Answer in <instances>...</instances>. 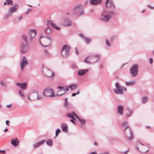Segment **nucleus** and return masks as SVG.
<instances>
[{
	"instance_id": "obj_1",
	"label": "nucleus",
	"mask_w": 154,
	"mask_h": 154,
	"mask_svg": "<svg viewBox=\"0 0 154 154\" xmlns=\"http://www.w3.org/2000/svg\"><path fill=\"white\" fill-rule=\"evenodd\" d=\"M36 34V30L34 29L29 30L28 36L23 35L22 36V39L25 42H22L20 45V52L22 54H24L27 52L29 48L27 43V39H28L30 42L32 41Z\"/></svg>"
},
{
	"instance_id": "obj_2",
	"label": "nucleus",
	"mask_w": 154,
	"mask_h": 154,
	"mask_svg": "<svg viewBox=\"0 0 154 154\" xmlns=\"http://www.w3.org/2000/svg\"><path fill=\"white\" fill-rule=\"evenodd\" d=\"M114 12L112 11H108L106 10L103 11L100 18V20L102 21L107 23L114 14Z\"/></svg>"
},
{
	"instance_id": "obj_3",
	"label": "nucleus",
	"mask_w": 154,
	"mask_h": 154,
	"mask_svg": "<svg viewBox=\"0 0 154 154\" xmlns=\"http://www.w3.org/2000/svg\"><path fill=\"white\" fill-rule=\"evenodd\" d=\"M135 148L136 150L141 153H146L149 150L146 146L139 142L137 143Z\"/></svg>"
},
{
	"instance_id": "obj_4",
	"label": "nucleus",
	"mask_w": 154,
	"mask_h": 154,
	"mask_svg": "<svg viewBox=\"0 0 154 154\" xmlns=\"http://www.w3.org/2000/svg\"><path fill=\"white\" fill-rule=\"evenodd\" d=\"M124 133L126 137L129 140H132L134 138L133 133L129 126H127L124 129Z\"/></svg>"
},
{
	"instance_id": "obj_5",
	"label": "nucleus",
	"mask_w": 154,
	"mask_h": 154,
	"mask_svg": "<svg viewBox=\"0 0 154 154\" xmlns=\"http://www.w3.org/2000/svg\"><path fill=\"white\" fill-rule=\"evenodd\" d=\"M72 14H78L81 15L84 14V11L82 5H77L72 9Z\"/></svg>"
},
{
	"instance_id": "obj_6",
	"label": "nucleus",
	"mask_w": 154,
	"mask_h": 154,
	"mask_svg": "<svg viewBox=\"0 0 154 154\" xmlns=\"http://www.w3.org/2000/svg\"><path fill=\"white\" fill-rule=\"evenodd\" d=\"M115 86L116 88L113 90L116 94H122L123 93V91H127L126 88L120 86L118 82L116 83Z\"/></svg>"
},
{
	"instance_id": "obj_7",
	"label": "nucleus",
	"mask_w": 154,
	"mask_h": 154,
	"mask_svg": "<svg viewBox=\"0 0 154 154\" xmlns=\"http://www.w3.org/2000/svg\"><path fill=\"white\" fill-rule=\"evenodd\" d=\"M42 94L47 97H54L55 96L54 91L51 88H46L43 92Z\"/></svg>"
},
{
	"instance_id": "obj_8",
	"label": "nucleus",
	"mask_w": 154,
	"mask_h": 154,
	"mask_svg": "<svg viewBox=\"0 0 154 154\" xmlns=\"http://www.w3.org/2000/svg\"><path fill=\"white\" fill-rule=\"evenodd\" d=\"M130 72L133 77L136 76L138 74V66L134 65L130 68Z\"/></svg>"
},
{
	"instance_id": "obj_9",
	"label": "nucleus",
	"mask_w": 154,
	"mask_h": 154,
	"mask_svg": "<svg viewBox=\"0 0 154 154\" xmlns=\"http://www.w3.org/2000/svg\"><path fill=\"white\" fill-rule=\"evenodd\" d=\"M58 88L60 90L57 94V96H62L66 94V91H69V89L67 87L64 88L61 86H58Z\"/></svg>"
},
{
	"instance_id": "obj_10",
	"label": "nucleus",
	"mask_w": 154,
	"mask_h": 154,
	"mask_svg": "<svg viewBox=\"0 0 154 154\" xmlns=\"http://www.w3.org/2000/svg\"><path fill=\"white\" fill-rule=\"evenodd\" d=\"M70 48L67 45H65L62 48L61 54L63 57L67 56L69 53Z\"/></svg>"
},
{
	"instance_id": "obj_11",
	"label": "nucleus",
	"mask_w": 154,
	"mask_h": 154,
	"mask_svg": "<svg viewBox=\"0 0 154 154\" xmlns=\"http://www.w3.org/2000/svg\"><path fill=\"white\" fill-rule=\"evenodd\" d=\"M42 37L40 36L39 38V42L40 44L43 47H47L48 46L50 45L51 43V39L49 37H45L44 39V43L45 44H46V45L43 46L41 43V39L42 38Z\"/></svg>"
},
{
	"instance_id": "obj_12",
	"label": "nucleus",
	"mask_w": 154,
	"mask_h": 154,
	"mask_svg": "<svg viewBox=\"0 0 154 154\" xmlns=\"http://www.w3.org/2000/svg\"><path fill=\"white\" fill-rule=\"evenodd\" d=\"M28 63V61L25 56H23L21 61L20 62V69L21 71H23L25 66Z\"/></svg>"
},
{
	"instance_id": "obj_13",
	"label": "nucleus",
	"mask_w": 154,
	"mask_h": 154,
	"mask_svg": "<svg viewBox=\"0 0 154 154\" xmlns=\"http://www.w3.org/2000/svg\"><path fill=\"white\" fill-rule=\"evenodd\" d=\"M18 8V5H14L11 7L9 9L8 13L6 16L7 17L11 16L13 13L15 12Z\"/></svg>"
},
{
	"instance_id": "obj_14",
	"label": "nucleus",
	"mask_w": 154,
	"mask_h": 154,
	"mask_svg": "<svg viewBox=\"0 0 154 154\" xmlns=\"http://www.w3.org/2000/svg\"><path fill=\"white\" fill-rule=\"evenodd\" d=\"M106 8L113 9L115 8V6L111 0H106Z\"/></svg>"
},
{
	"instance_id": "obj_15",
	"label": "nucleus",
	"mask_w": 154,
	"mask_h": 154,
	"mask_svg": "<svg viewBox=\"0 0 154 154\" xmlns=\"http://www.w3.org/2000/svg\"><path fill=\"white\" fill-rule=\"evenodd\" d=\"M45 75L49 77H51L54 75V73L51 70L47 69L45 70Z\"/></svg>"
},
{
	"instance_id": "obj_16",
	"label": "nucleus",
	"mask_w": 154,
	"mask_h": 154,
	"mask_svg": "<svg viewBox=\"0 0 154 154\" xmlns=\"http://www.w3.org/2000/svg\"><path fill=\"white\" fill-rule=\"evenodd\" d=\"M47 24L48 25H51L57 30H59L60 29V27H58L55 23L51 20L47 21Z\"/></svg>"
},
{
	"instance_id": "obj_17",
	"label": "nucleus",
	"mask_w": 154,
	"mask_h": 154,
	"mask_svg": "<svg viewBox=\"0 0 154 154\" xmlns=\"http://www.w3.org/2000/svg\"><path fill=\"white\" fill-rule=\"evenodd\" d=\"M45 142V140H43L39 142L36 143L33 145V147L34 148H38L42 145Z\"/></svg>"
},
{
	"instance_id": "obj_18",
	"label": "nucleus",
	"mask_w": 154,
	"mask_h": 154,
	"mask_svg": "<svg viewBox=\"0 0 154 154\" xmlns=\"http://www.w3.org/2000/svg\"><path fill=\"white\" fill-rule=\"evenodd\" d=\"M88 69L80 70L78 71L77 74L79 76H82L84 75L86 72H88Z\"/></svg>"
},
{
	"instance_id": "obj_19",
	"label": "nucleus",
	"mask_w": 154,
	"mask_h": 154,
	"mask_svg": "<svg viewBox=\"0 0 154 154\" xmlns=\"http://www.w3.org/2000/svg\"><path fill=\"white\" fill-rule=\"evenodd\" d=\"M16 85L23 90L26 89L27 87V84L26 83H16Z\"/></svg>"
},
{
	"instance_id": "obj_20",
	"label": "nucleus",
	"mask_w": 154,
	"mask_h": 154,
	"mask_svg": "<svg viewBox=\"0 0 154 154\" xmlns=\"http://www.w3.org/2000/svg\"><path fill=\"white\" fill-rule=\"evenodd\" d=\"M11 143L12 145L14 146H16L18 144L19 141L17 138H14L12 139Z\"/></svg>"
},
{
	"instance_id": "obj_21",
	"label": "nucleus",
	"mask_w": 154,
	"mask_h": 154,
	"mask_svg": "<svg viewBox=\"0 0 154 154\" xmlns=\"http://www.w3.org/2000/svg\"><path fill=\"white\" fill-rule=\"evenodd\" d=\"M72 24V22L68 19H66L64 22V24L65 26H70Z\"/></svg>"
},
{
	"instance_id": "obj_22",
	"label": "nucleus",
	"mask_w": 154,
	"mask_h": 154,
	"mask_svg": "<svg viewBox=\"0 0 154 154\" xmlns=\"http://www.w3.org/2000/svg\"><path fill=\"white\" fill-rule=\"evenodd\" d=\"M117 111L121 115H122L123 113L124 107L122 106L119 105L117 107Z\"/></svg>"
},
{
	"instance_id": "obj_23",
	"label": "nucleus",
	"mask_w": 154,
	"mask_h": 154,
	"mask_svg": "<svg viewBox=\"0 0 154 154\" xmlns=\"http://www.w3.org/2000/svg\"><path fill=\"white\" fill-rule=\"evenodd\" d=\"M92 59L93 60H94L92 61L93 63H95L97 62L100 58V57L98 54L96 55H94L92 57Z\"/></svg>"
},
{
	"instance_id": "obj_24",
	"label": "nucleus",
	"mask_w": 154,
	"mask_h": 154,
	"mask_svg": "<svg viewBox=\"0 0 154 154\" xmlns=\"http://www.w3.org/2000/svg\"><path fill=\"white\" fill-rule=\"evenodd\" d=\"M61 127L63 131L67 133L68 129L67 125L65 124H63L61 125Z\"/></svg>"
},
{
	"instance_id": "obj_25",
	"label": "nucleus",
	"mask_w": 154,
	"mask_h": 154,
	"mask_svg": "<svg viewBox=\"0 0 154 154\" xmlns=\"http://www.w3.org/2000/svg\"><path fill=\"white\" fill-rule=\"evenodd\" d=\"M101 0H91V3L92 5H95L101 3Z\"/></svg>"
},
{
	"instance_id": "obj_26",
	"label": "nucleus",
	"mask_w": 154,
	"mask_h": 154,
	"mask_svg": "<svg viewBox=\"0 0 154 154\" xmlns=\"http://www.w3.org/2000/svg\"><path fill=\"white\" fill-rule=\"evenodd\" d=\"M76 118L80 122L82 125H85V124L86 121L85 120L80 118L79 116H75Z\"/></svg>"
},
{
	"instance_id": "obj_27",
	"label": "nucleus",
	"mask_w": 154,
	"mask_h": 154,
	"mask_svg": "<svg viewBox=\"0 0 154 154\" xmlns=\"http://www.w3.org/2000/svg\"><path fill=\"white\" fill-rule=\"evenodd\" d=\"M135 81H133L130 82H126V84L127 86H130L134 85L135 84Z\"/></svg>"
},
{
	"instance_id": "obj_28",
	"label": "nucleus",
	"mask_w": 154,
	"mask_h": 154,
	"mask_svg": "<svg viewBox=\"0 0 154 154\" xmlns=\"http://www.w3.org/2000/svg\"><path fill=\"white\" fill-rule=\"evenodd\" d=\"M84 39L86 43L87 44L90 43L92 41V39L91 38L84 37Z\"/></svg>"
},
{
	"instance_id": "obj_29",
	"label": "nucleus",
	"mask_w": 154,
	"mask_h": 154,
	"mask_svg": "<svg viewBox=\"0 0 154 154\" xmlns=\"http://www.w3.org/2000/svg\"><path fill=\"white\" fill-rule=\"evenodd\" d=\"M77 85L75 84H72L69 86V88L72 90H73L75 89L77 87Z\"/></svg>"
},
{
	"instance_id": "obj_30",
	"label": "nucleus",
	"mask_w": 154,
	"mask_h": 154,
	"mask_svg": "<svg viewBox=\"0 0 154 154\" xmlns=\"http://www.w3.org/2000/svg\"><path fill=\"white\" fill-rule=\"evenodd\" d=\"M48 146H52L53 145V142L51 140L49 139L46 142Z\"/></svg>"
},
{
	"instance_id": "obj_31",
	"label": "nucleus",
	"mask_w": 154,
	"mask_h": 154,
	"mask_svg": "<svg viewBox=\"0 0 154 154\" xmlns=\"http://www.w3.org/2000/svg\"><path fill=\"white\" fill-rule=\"evenodd\" d=\"M69 118L71 119L70 120V121L73 123V124H75V119L74 117V116H68Z\"/></svg>"
},
{
	"instance_id": "obj_32",
	"label": "nucleus",
	"mask_w": 154,
	"mask_h": 154,
	"mask_svg": "<svg viewBox=\"0 0 154 154\" xmlns=\"http://www.w3.org/2000/svg\"><path fill=\"white\" fill-rule=\"evenodd\" d=\"M64 107L66 108H67L68 107V101L67 98H66L65 99Z\"/></svg>"
},
{
	"instance_id": "obj_33",
	"label": "nucleus",
	"mask_w": 154,
	"mask_h": 154,
	"mask_svg": "<svg viewBox=\"0 0 154 154\" xmlns=\"http://www.w3.org/2000/svg\"><path fill=\"white\" fill-rule=\"evenodd\" d=\"M127 109L128 111V114H127V116H130L131 115V113H132L133 111L132 110V109H130L128 108Z\"/></svg>"
},
{
	"instance_id": "obj_34",
	"label": "nucleus",
	"mask_w": 154,
	"mask_h": 154,
	"mask_svg": "<svg viewBox=\"0 0 154 154\" xmlns=\"http://www.w3.org/2000/svg\"><path fill=\"white\" fill-rule=\"evenodd\" d=\"M147 100V97H144L142 98V101L143 103H146Z\"/></svg>"
},
{
	"instance_id": "obj_35",
	"label": "nucleus",
	"mask_w": 154,
	"mask_h": 154,
	"mask_svg": "<svg viewBox=\"0 0 154 154\" xmlns=\"http://www.w3.org/2000/svg\"><path fill=\"white\" fill-rule=\"evenodd\" d=\"M6 2L8 5L10 4L12 5L13 4V2L11 0H6Z\"/></svg>"
},
{
	"instance_id": "obj_36",
	"label": "nucleus",
	"mask_w": 154,
	"mask_h": 154,
	"mask_svg": "<svg viewBox=\"0 0 154 154\" xmlns=\"http://www.w3.org/2000/svg\"><path fill=\"white\" fill-rule=\"evenodd\" d=\"M42 97L41 95H40L37 94L36 99L37 100H40L42 99Z\"/></svg>"
},
{
	"instance_id": "obj_37",
	"label": "nucleus",
	"mask_w": 154,
	"mask_h": 154,
	"mask_svg": "<svg viewBox=\"0 0 154 154\" xmlns=\"http://www.w3.org/2000/svg\"><path fill=\"white\" fill-rule=\"evenodd\" d=\"M60 132V129L59 128L57 129L56 130V132H55L56 137L58 136V134Z\"/></svg>"
},
{
	"instance_id": "obj_38",
	"label": "nucleus",
	"mask_w": 154,
	"mask_h": 154,
	"mask_svg": "<svg viewBox=\"0 0 154 154\" xmlns=\"http://www.w3.org/2000/svg\"><path fill=\"white\" fill-rule=\"evenodd\" d=\"M32 11V9L31 8H29L28 9L26 12V14H28L30 13Z\"/></svg>"
},
{
	"instance_id": "obj_39",
	"label": "nucleus",
	"mask_w": 154,
	"mask_h": 154,
	"mask_svg": "<svg viewBox=\"0 0 154 154\" xmlns=\"http://www.w3.org/2000/svg\"><path fill=\"white\" fill-rule=\"evenodd\" d=\"M90 57V56H88L86 58H85V60H84V62L85 63H90V62L88 61L87 60H88V59Z\"/></svg>"
},
{
	"instance_id": "obj_40",
	"label": "nucleus",
	"mask_w": 154,
	"mask_h": 154,
	"mask_svg": "<svg viewBox=\"0 0 154 154\" xmlns=\"http://www.w3.org/2000/svg\"><path fill=\"white\" fill-rule=\"evenodd\" d=\"M72 67L73 69H75L78 68V66L76 65V64L75 63H73L72 65Z\"/></svg>"
},
{
	"instance_id": "obj_41",
	"label": "nucleus",
	"mask_w": 154,
	"mask_h": 154,
	"mask_svg": "<svg viewBox=\"0 0 154 154\" xmlns=\"http://www.w3.org/2000/svg\"><path fill=\"white\" fill-rule=\"evenodd\" d=\"M19 94L21 97H24V95L23 92L20 91H19Z\"/></svg>"
},
{
	"instance_id": "obj_42",
	"label": "nucleus",
	"mask_w": 154,
	"mask_h": 154,
	"mask_svg": "<svg viewBox=\"0 0 154 154\" xmlns=\"http://www.w3.org/2000/svg\"><path fill=\"white\" fill-rule=\"evenodd\" d=\"M106 45L108 46L109 47L110 46V43L109 41L107 40H106Z\"/></svg>"
},
{
	"instance_id": "obj_43",
	"label": "nucleus",
	"mask_w": 154,
	"mask_h": 154,
	"mask_svg": "<svg viewBox=\"0 0 154 154\" xmlns=\"http://www.w3.org/2000/svg\"><path fill=\"white\" fill-rule=\"evenodd\" d=\"M44 52L45 53V54L47 55L48 56H50V53L48 52V51H47L46 50H44Z\"/></svg>"
},
{
	"instance_id": "obj_44",
	"label": "nucleus",
	"mask_w": 154,
	"mask_h": 154,
	"mask_svg": "<svg viewBox=\"0 0 154 154\" xmlns=\"http://www.w3.org/2000/svg\"><path fill=\"white\" fill-rule=\"evenodd\" d=\"M129 151V149H128V150H126V151H122V152H121V153L122 154H127V153H128Z\"/></svg>"
},
{
	"instance_id": "obj_45",
	"label": "nucleus",
	"mask_w": 154,
	"mask_h": 154,
	"mask_svg": "<svg viewBox=\"0 0 154 154\" xmlns=\"http://www.w3.org/2000/svg\"><path fill=\"white\" fill-rule=\"evenodd\" d=\"M67 116H77L74 112H72L71 113H69L67 115Z\"/></svg>"
},
{
	"instance_id": "obj_46",
	"label": "nucleus",
	"mask_w": 154,
	"mask_h": 154,
	"mask_svg": "<svg viewBox=\"0 0 154 154\" xmlns=\"http://www.w3.org/2000/svg\"><path fill=\"white\" fill-rule=\"evenodd\" d=\"M1 85H2V86L6 87V84L5 83L3 82V81H2L0 83Z\"/></svg>"
},
{
	"instance_id": "obj_47",
	"label": "nucleus",
	"mask_w": 154,
	"mask_h": 154,
	"mask_svg": "<svg viewBox=\"0 0 154 154\" xmlns=\"http://www.w3.org/2000/svg\"><path fill=\"white\" fill-rule=\"evenodd\" d=\"M79 36H80L81 38H83L84 39V37H85L84 36V35L82 33H79Z\"/></svg>"
},
{
	"instance_id": "obj_48",
	"label": "nucleus",
	"mask_w": 154,
	"mask_h": 154,
	"mask_svg": "<svg viewBox=\"0 0 154 154\" xmlns=\"http://www.w3.org/2000/svg\"><path fill=\"white\" fill-rule=\"evenodd\" d=\"M127 123L128 122H124L122 123V125L124 126L127 124Z\"/></svg>"
},
{
	"instance_id": "obj_49",
	"label": "nucleus",
	"mask_w": 154,
	"mask_h": 154,
	"mask_svg": "<svg viewBox=\"0 0 154 154\" xmlns=\"http://www.w3.org/2000/svg\"><path fill=\"white\" fill-rule=\"evenodd\" d=\"M79 94V91H78L77 93H73L72 94V97L75 96L76 95Z\"/></svg>"
},
{
	"instance_id": "obj_50",
	"label": "nucleus",
	"mask_w": 154,
	"mask_h": 154,
	"mask_svg": "<svg viewBox=\"0 0 154 154\" xmlns=\"http://www.w3.org/2000/svg\"><path fill=\"white\" fill-rule=\"evenodd\" d=\"M89 154H97V152L96 151H94L90 152Z\"/></svg>"
},
{
	"instance_id": "obj_51",
	"label": "nucleus",
	"mask_w": 154,
	"mask_h": 154,
	"mask_svg": "<svg viewBox=\"0 0 154 154\" xmlns=\"http://www.w3.org/2000/svg\"><path fill=\"white\" fill-rule=\"evenodd\" d=\"M149 62L150 64H152L153 62V59L152 58H150L149 59Z\"/></svg>"
},
{
	"instance_id": "obj_52",
	"label": "nucleus",
	"mask_w": 154,
	"mask_h": 154,
	"mask_svg": "<svg viewBox=\"0 0 154 154\" xmlns=\"http://www.w3.org/2000/svg\"><path fill=\"white\" fill-rule=\"evenodd\" d=\"M27 97L28 99L29 100H30V101H32V100L31 99V98H30V96L29 95H27Z\"/></svg>"
},
{
	"instance_id": "obj_53",
	"label": "nucleus",
	"mask_w": 154,
	"mask_h": 154,
	"mask_svg": "<svg viewBox=\"0 0 154 154\" xmlns=\"http://www.w3.org/2000/svg\"><path fill=\"white\" fill-rule=\"evenodd\" d=\"M75 51L76 54L77 55H78L79 54V53L76 48H75Z\"/></svg>"
},
{
	"instance_id": "obj_54",
	"label": "nucleus",
	"mask_w": 154,
	"mask_h": 154,
	"mask_svg": "<svg viewBox=\"0 0 154 154\" xmlns=\"http://www.w3.org/2000/svg\"><path fill=\"white\" fill-rule=\"evenodd\" d=\"M11 104L8 105L6 106V107L9 109L11 108Z\"/></svg>"
},
{
	"instance_id": "obj_55",
	"label": "nucleus",
	"mask_w": 154,
	"mask_h": 154,
	"mask_svg": "<svg viewBox=\"0 0 154 154\" xmlns=\"http://www.w3.org/2000/svg\"><path fill=\"white\" fill-rule=\"evenodd\" d=\"M0 152L2 153H5V150H0Z\"/></svg>"
},
{
	"instance_id": "obj_56",
	"label": "nucleus",
	"mask_w": 154,
	"mask_h": 154,
	"mask_svg": "<svg viewBox=\"0 0 154 154\" xmlns=\"http://www.w3.org/2000/svg\"><path fill=\"white\" fill-rule=\"evenodd\" d=\"M148 7L149 8H151V9H154V7H151V6H150V5H148Z\"/></svg>"
},
{
	"instance_id": "obj_57",
	"label": "nucleus",
	"mask_w": 154,
	"mask_h": 154,
	"mask_svg": "<svg viewBox=\"0 0 154 154\" xmlns=\"http://www.w3.org/2000/svg\"><path fill=\"white\" fill-rule=\"evenodd\" d=\"M94 145L97 146L98 145V143L97 142H95L94 143Z\"/></svg>"
},
{
	"instance_id": "obj_58",
	"label": "nucleus",
	"mask_w": 154,
	"mask_h": 154,
	"mask_svg": "<svg viewBox=\"0 0 154 154\" xmlns=\"http://www.w3.org/2000/svg\"><path fill=\"white\" fill-rule=\"evenodd\" d=\"M6 124L7 125H9L8 123H9V121L8 120H6L5 122Z\"/></svg>"
},
{
	"instance_id": "obj_59",
	"label": "nucleus",
	"mask_w": 154,
	"mask_h": 154,
	"mask_svg": "<svg viewBox=\"0 0 154 154\" xmlns=\"http://www.w3.org/2000/svg\"><path fill=\"white\" fill-rule=\"evenodd\" d=\"M100 154H109V153L108 152H105L101 153Z\"/></svg>"
},
{
	"instance_id": "obj_60",
	"label": "nucleus",
	"mask_w": 154,
	"mask_h": 154,
	"mask_svg": "<svg viewBox=\"0 0 154 154\" xmlns=\"http://www.w3.org/2000/svg\"><path fill=\"white\" fill-rule=\"evenodd\" d=\"M80 127L81 128H82V129H85L84 127L82 125V124L80 125Z\"/></svg>"
},
{
	"instance_id": "obj_61",
	"label": "nucleus",
	"mask_w": 154,
	"mask_h": 154,
	"mask_svg": "<svg viewBox=\"0 0 154 154\" xmlns=\"http://www.w3.org/2000/svg\"><path fill=\"white\" fill-rule=\"evenodd\" d=\"M146 128H147L148 129H150L151 128L150 126H146Z\"/></svg>"
},
{
	"instance_id": "obj_62",
	"label": "nucleus",
	"mask_w": 154,
	"mask_h": 154,
	"mask_svg": "<svg viewBox=\"0 0 154 154\" xmlns=\"http://www.w3.org/2000/svg\"><path fill=\"white\" fill-rule=\"evenodd\" d=\"M22 19V16H20L19 17V20H21V19Z\"/></svg>"
},
{
	"instance_id": "obj_63",
	"label": "nucleus",
	"mask_w": 154,
	"mask_h": 154,
	"mask_svg": "<svg viewBox=\"0 0 154 154\" xmlns=\"http://www.w3.org/2000/svg\"><path fill=\"white\" fill-rule=\"evenodd\" d=\"M114 38V37H112L111 38V41H112L113 40Z\"/></svg>"
},
{
	"instance_id": "obj_64",
	"label": "nucleus",
	"mask_w": 154,
	"mask_h": 154,
	"mask_svg": "<svg viewBox=\"0 0 154 154\" xmlns=\"http://www.w3.org/2000/svg\"><path fill=\"white\" fill-rule=\"evenodd\" d=\"M8 129L7 128H5L4 130V132H6L8 131Z\"/></svg>"
}]
</instances>
